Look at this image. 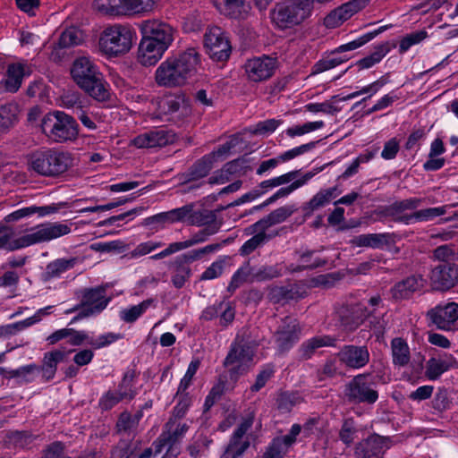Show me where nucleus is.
<instances>
[{
	"instance_id": "27",
	"label": "nucleus",
	"mask_w": 458,
	"mask_h": 458,
	"mask_svg": "<svg viewBox=\"0 0 458 458\" xmlns=\"http://www.w3.org/2000/svg\"><path fill=\"white\" fill-rule=\"evenodd\" d=\"M337 188L322 189L302 206L304 216H310L316 210L327 206L336 196Z\"/></svg>"
},
{
	"instance_id": "57",
	"label": "nucleus",
	"mask_w": 458,
	"mask_h": 458,
	"mask_svg": "<svg viewBox=\"0 0 458 458\" xmlns=\"http://www.w3.org/2000/svg\"><path fill=\"white\" fill-rule=\"evenodd\" d=\"M163 246L161 242H146L140 243L131 252V257H140L151 253L155 250Z\"/></svg>"
},
{
	"instance_id": "21",
	"label": "nucleus",
	"mask_w": 458,
	"mask_h": 458,
	"mask_svg": "<svg viewBox=\"0 0 458 458\" xmlns=\"http://www.w3.org/2000/svg\"><path fill=\"white\" fill-rule=\"evenodd\" d=\"M168 47L141 38L138 48V61L144 66L154 65L162 58Z\"/></svg>"
},
{
	"instance_id": "4",
	"label": "nucleus",
	"mask_w": 458,
	"mask_h": 458,
	"mask_svg": "<svg viewBox=\"0 0 458 458\" xmlns=\"http://www.w3.org/2000/svg\"><path fill=\"white\" fill-rule=\"evenodd\" d=\"M69 225L61 223H47L42 224L30 230L27 233L18 239L10 241L12 233H4L0 236V249L8 250H15L24 247H28L36 243L49 242L58 237L70 233Z\"/></svg>"
},
{
	"instance_id": "28",
	"label": "nucleus",
	"mask_w": 458,
	"mask_h": 458,
	"mask_svg": "<svg viewBox=\"0 0 458 458\" xmlns=\"http://www.w3.org/2000/svg\"><path fill=\"white\" fill-rule=\"evenodd\" d=\"M129 384L130 380L125 377L118 390L108 391L100 398L99 406L103 410H109L120 401L132 398L133 393L129 387Z\"/></svg>"
},
{
	"instance_id": "18",
	"label": "nucleus",
	"mask_w": 458,
	"mask_h": 458,
	"mask_svg": "<svg viewBox=\"0 0 458 458\" xmlns=\"http://www.w3.org/2000/svg\"><path fill=\"white\" fill-rule=\"evenodd\" d=\"M176 134L171 130H152L135 137L131 143L137 148H162L174 143Z\"/></svg>"
},
{
	"instance_id": "24",
	"label": "nucleus",
	"mask_w": 458,
	"mask_h": 458,
	"mask_svg": "<svg viewBox=\"0 0 458 458\" xmlns=\"http://www.w3.org/2000/svg\"><path fill=\"white\" fill-rule=\"evenodd\" d=\"M301 432L298 424L292 426L288 435L276 438L269 449L264 454V458H283L289 447L295 442L296 437Z\"/></svg>"
},
{
	"instance_id": "16",
	"label": "nucleus",
	"mask_w": 458,
	"mask_h": 458,
	"mask_svg": "<svg viewBox=\"0 0 458 458\" xmlns=\"http://www.w3.org/2000/svg\"><path fill=\"white\" fill-rule=\"evenodd\" d=\"M427 316L437 328L449 331L458 319V304L455 302L439 304L429 310Z\"/></svg>"
},
{
	"instance_id": "3",
	"label": "nucleus",
	"mask_w": 458,
	"mask_h": 458,
	"mask_svg": "<svg viewBox=\"0 0 458 458\" xmlns=\"http://www.w3.org/2000/svg\"><path fill=\"white\" fill-rule=\"evenodd\" d=\"M30 170L47 177H57L74 165L72 154L55 148H41L29 156Z\"/></svg>"
},
{
	"instance_id": "45",
	"label": "nucleus",
	"mask_w": 458,
	"mask_h": 458,
	"mask_svg": "<svg viewBox=\"0 0 458 458\" xmlns=\"http://www.w3.org/2000/svg\"><path fill=\"white\" fill-rule=\"evenodd\" d=\"M65 338H69L68 341L71 344H81L82 342L89 341V336L86 334L74 331L72 328L57 330L48 337V340H51L52 343H55Z\"/></svg>"
},
{
	"instance_id": "29",
	"label": "nucleus",
	"mask_w": 458,
	"mask_h": 458,
	"mask_svg": "<svg viewBox=\"0 0 458 458\" xmlns=\"http://www.w3.org/2000/svg\"><path fill=\"white\" fill-rule=\"evenodd\" d=\"M304 295L297 285L272 286L268 288L267 299L273 303L284 304L293 300H299Z\"/></svg>"
},
{
	"instance_id": "60",
	"label": "nucleus",
	"mask_w": 458,
	"mask_h": 458,
	"mask_svg": "<svg viewBox=\"0 0 458 458\" xmlns=\"http://www.w3.org/2000/svg\"><path fill=\"white\" fill-rule=\"evenodd\" d=\"M282 121L276 119H268L259 123L253 130V134H266L273 132L280 124Z\"/></svg>"
},
{
	"instance_id": "6",
	"label": "nucleus",
	"mask_w": 458,
	"mask_h": 458,
	"mask_svg": "<svg viewBox=\"0 0 458 458\" xmlns=\"http://www.w3.org/2000/svg\"><path fill=\"white\" fill-rule=\"evenodd\" d=\"M41 129L49 140L56 143L73 141L79 135L76 120L62 111L46 114L41 122Z\"/></svg>"
},
{
	"instance_id": "52",
	"label": "nucleus",
	"mask_w": 458,
	"mask_h": 458,
	"mask_svg": "<svg viewBox=\"0 0 458 458\" xmlns=\"http://www.w3.org/2000/svg\"><path fill=\"white\" fill-rule=\"evenodd\" d=\"M428 36L426 30L412 32L403 37L399 45V53H405L411 46L421 42Z\"/></svg>"
},
{
	"instance_id": "5",
	"label": "nucleus",
	"mask_w": 458,
	"mask_h": 458,
	"mask_svg": "<svg viewBox=\"0 0 458 458\" xmlns=\"http://www.w3.org/2000/svg\"><path fill=\"white\" fill-rule=\"evenodd\" d=\"M338 319L344 329L353 331L358 328L366 319L369 320V324L373 327V334L368 340L380 343L384 341V327L379 320L376 321L374 311H369L367 307L360 302L343 303L336 310Z\"/></svg>"
},
{
	"instance_id": "50",
	"label": "nucleus",
	"mask_w": 458,
	"mask_h": 458,
	"mask_svg": "<svg viewBox=\"0 0 458 458\" xmlns=\"http://www.w3.org/2000/svg\"><path fill=\"white\" fill-rule=\"evenodd\" d=\"M281 267L278 265L263 266L259 269H254V279L258 282L272 280L281 276Z\"/></svg>"
},
{
	"instance_id": "63",
	"label": "nucleus",
	"mask_w": 458,
	"mask_h": 458,
	"mask_svg": "<svg viewBox=\"0 0 458 458\" xmlns=\"http://www.w3.org/2000/svg\"><path fill=\"white\" fill-rule=\"evenodd\" d=\"M455 256V252L453 248L448 245H442L437 247L434 250V257L443 262H452L453 258Z\"/></svg>"
},
{
	"instance_id": "20",
	"label": "nucleus",
	"mask_w": 458,
	"mask_h": 458,
	"mask_svg": "<svg viewBox=\"0 0 458 458\" xmlns=\"http://www.w3.org/2000/svg\"><path fill=\"white\" fill-rule=\"evenodd\" d=\"M31 72L30 67L25 64L15 63L7 66L6 78L0 81V94L16 92L21 85L22 79Z\"/></svg>"
},
{
	"instance_id": "17",
	"label": "nucleus",
	"mask_w": 458,
	"mask_h": 458,
	"mask_svg": "<svg viewBox=\"0 0 458 458\" xmlns=\"http://www.w3.org/2000/svg\"><path fill=\"white\" fill-rule=\"evenodd\" d=\"M252 425V418L244 420L234 431L226 449L221 458H241L250 446L246 432Z\"/></svg>"
},
{
	"instance_id": "33",
	"label": "nucleus",
	"mask_w": 458,
	"mask_h": 458,
	"mask_svg": "<svg viewBox=\"0 0 458 458\" xmlns=\"http://www.w3.org/2000/svg\"><path fill=\"white\" fill-rule=\"evenodd\" d=\"M385 447V440L377 435L360 442L355 448V454L361 458H369L381 454Z\"/></svg>"
},
{
	"instance_id": "37",
	"label": "nucleus",
	"mask_w": 458,
	"mask_h": 458,
	"mask_svg": "<svg viewBox=\"0 0 458 458\" xmlns=\"http://www.w3.org/2000/svg\"><path fill=\"white\" fill-rule=\"evenodd\" d=\"M213 167V157L205 156L198 160L185 174L184 182H190L206 177Z\"/></svg>"
},
{
	"instance_id": "59",
	"label": "nucleus",
	"mask_w": 458,
	"mask_h": 458,
	"mask_svg": "<svg viewBox=\"0 0 458 458\" xmlns=\"http://www.w3.org/2000/svg\"><path fill=\"white\" fill-rule=\"evenodd\" d=\"M295 190H297V189H296L295 186H293V182L290 185L286 186V187L280 188L275 194H273L271 197H269L264 203H262V204H260L259 206H256L254 208V209H256V210L260 209L263 207H266V206L275 202L276 200H277V199H279L281 198L288 196L289 194H291Z\"/></svg>"
},
{
	"instance_id": "7",
	"label": "nucleus",
	"mask_w": 458,
	"mask_h": 458,
	"mask_svg": "<svg viewBox=\"0 0 458 458\" xmlns=\"http://www.w3.org/2000/svg\"><path fill=\"white\" fill-rule=\"evenodd\" d=\"M314 0H287L278 3L271 11V20L284 30L301 24L310 16Z\"/></svg>"
},
{
	"instance_id": "58",
	"label": "nucleus",
	"mask_w": 458,
	"mask_h": 458,
	"mask_svg": "<svg viewBox=\"0 0 458 458\" xmlns=\"http://www.w3.org/2000/svg\"><path fill=\"white\" fill-rule=\"evenodd\" d=\"M194 204H188L182 208H174L171 210L173 222H182L187 221L190 225V216L192 214Z\"/></svg>"
},
{
	"instance_id": "9",
	"label": "nucleus",
	"mask_w": 458,
	"mask_h": 458,
	"mask_svg": "<svg viewBox=\"0 0 458 458\" xmlns=\"http://www.w3.org/2000/svg\"><path fill=\"white\" fill-rule=\"evenodd\" d=\"M94 8L109 15H137L152 13L156 0H95Z\"/></svg>"
},
{
	"instance_id": "19",
	"label": "nucleus",
	"mask_w": 458,
	"mask_h": 458,
	"mask_svg": "<svg viewBox=\"0 0 458 458\" xmlns=\"http://www.w3.org/2000/svg\"><path fill=\"white\" fill-rule=\"evenodd\" d=\"M276 69V59L264 55L249 60L245 64L248 78L255 82L267 80Z\"/></svg>"
},
{
	"instance_id": "48",
	"label": "nucleus",
	"mask_w": 458,
	"mask_h": 458,
	"mask_svg": "<svg viewBox=\"0 0 458 458\" xmlns=\"http://www.w3.org/2000/svg\"><path fill=\"white\" fill-rule=\"evenodd\" d=\"M171 266L174 268V274L172 276V283L174 287L178 289L182 288L191 276V268L189 266L179 262V260L176 259L171 264Z\"/></svg>"
},
{
	"instance_id": "43",
	"label": "nucleus",
	"mask_w": 458,
	"mask_h": 458,
	"mask_svg": "<svg viewBox=\"0 0 458 458\" xmlns=\"http://www.w3.org/2000/svg\"><path fill=\"white\" fill-rule=\"evenodd\" d=\"M82 32L76 28H69L62 32L57 42L58 48H69L81 44Z\"/></svg>"
},
{
	"instance_id": "36",
	"label": "nucleus",
	"mask_w": 458,
	"mask_h": 458,
	"mask_svg": "<svg viewBox=\"0 0 458 458\" xmlns=\"http://www.w3.org/2000/svg\"><path fill=\"white\" fill-rule=\"evenodd\" d=\"M20 109L14 103L0 106V135L9 131L18 122Z\"/></svg>"
},
{
	"instance_id": "49",
	"label": "nucleus",
	"mask_w": 458,
	"mask_h": 458,
	"mask_svg": "<svg viewBox=\"0 0 458 458\" xmlns=\"http://www.w3.org/2000/svg\"><path fill=\"white\" fill-rule=\"evenodd\" d=\"M39 321L38 316H33L30 317L25 320L0 327V335L1 336H7L16 334L18 331H21L28 327L32 326L36 322Z\"/></svg>"
},
{
	"instance_id": "22",
	"label": "nucleus",
	"mask_w": 458,
	"mask_h": 458,
	"mask_svg": "<svg viewBox=\"0 0 458 458\" xmlns=\"http://www.w3.org/2000/svg\"><path fill=\"white\" fill-rule=\"evenodd\" d=\"M346 394L359 402L375 403L377 393L366 383V377L359 376L348 386Z\"/></svg>"
},
{
	"instance_id": "40",
	"label": "nucleus",
	"mask_w": 458,
	"mask_h": 458,
	"mask_svg": "<svg viewBox=\"0 0 458 458\" xmlns=\"http://www.w3.org/2000/svg\"><path fill=\"white\" fill-rule=\"evenodd\" d=\"M190 225L206 227H211V225L220 226V223L216 221V212L208 209L192 210V214L190 216Z\"/></svg>"
},
{
	"instance_id": "34",
	"label": "nucleus",
	"mask_w": 458,
	"mask_h": 458,
	"mask_svg": "<svg viewBox=\"0 0 458 458\" xmlns=\"http://www.w3.org/2000/svg\"><path fill=\"white\" fill-rule=\"evenodd\" d=\"M293 213V209L291 207L284 206L278 208L269 213L267 216L254 223L253 229L255 230L258 228L267 230L271 226L285 221Z\"/></svg>"
},
{
	"instance_id": "10",
	"label": "nucleus",
	"mask_w": 458,
	"mask_h": 458,
	"mask_svg": "<svg viewBox=\"0 0 458 458\" xmlns=\"http://www.w3.org/2000/svg\"><path fill=\"white\" fill-rule=\"evenodd\" d=\"M188 430L186 423L176 422L174 420H169L165 425V430L154 442L156 454H161L165 451L162 458L168 455L176 456L179 454L178 444Z\"/></svg>"
},
{
	"instance_id": "32",
	"label": "nucleus",
	"mask_w": 458,
	"mask_h": 458,
	"mask_svg": "<svg viewBox=\"0 0 458 458\" xmlns=\"http://www.w3.org/2000/svg\"><path fill=\"white\" fill-rule=\"evenodd\" d=\"M301 329L297 320L286 317L276 332V341L281 344H289L299 341Z\"/></svg>"
},
{
	"instance_id": "38",
	"label": "nucleus",
	"mask_w": 458,
	"mask_h": 458,
	"mask_svg": "<svg viewBox=\"0 0 458 458\" xmlns=\"http://www.w3.org/2000/svg\"><path fill=\"white\" fill-rule=\"evenodd\" d=\"M77 262V258L58 259L50 262L46 267L45 279L48 280L59 276L62 273L72 268Z\"/></svg>"
},
{
	"instance_id": "42",
	"label": "nucleus",
	"mask_w": 458,
	"mask_h": 458,
	"mask_svg": "<svg viewBox=\"0 0 458 458\" xmlns=\"http://www.w3.org/2000/svg\"><path fill=\"white\" fill-rule=\"evenodd\" d=\"M392 47H395V44H393ZM390 49L391 45L388 42L378 45L371 55L358 61L357 65L360 69H368L379 63Z\"/></svg>"
},
{
	"instance_id": "53",
	"label": "nucleus",
	"mask_w": 458,
	"mask_h": 458,
	"mask_svg": "<svg viewBox=\"0 0 458 458\" xmlns=\"http://www.w3.org/2000/svg\"><path fill=\"white\" fill-rule=\"evenodd\" d=\"M447 369L446 362L441 360L430 359L428 361L426 376L430 380H436Z\"/></svg>"
},
{
	"instance_id": "41",
	"label": "nucleus",
	"mask_w": 458,
	"mask_h": 458,
	"mask_svg": "<svg viewBox=\"0 0 458 458\" xmlns=\"http://www.w3.org/2000/svg\"><path fill=\"white\" fill-rule=\"evenodd\" d=\"M219 11L231 18H240L244 11V0H216Z\"/></svg>"
},
{
	"instance_id": "30",
	"label": "nucleus",
	"mask_w": 458,
	"mask_h": 458,
	"mask_svg": "<svg viewBox=\"0 0 458 458\" xmlns=\"http://www.w3.org/2000/svg\"><path fill=\"white\" fill-rule=\"evenodd\" d=\"M391 243V235L389 233H368L354 236L350 240V244L353 247H367L373 249H381Z\"/></svg>"
},
{
	"instance_id": "51",
	"label": "nucleus",
	"mask_w": 458,
	"mask_h": 458,
	"mask_svg": "<svg viewBox=\"0 0 458 458\" xmlns=\"http://www.w3.org/2000/svg\"><path fill=\"white\" fill-rule=\"evenodd\" d=\"M386 29H387V26L380 27L379 29H377L372 32H369V33L363 35L362 37H360V38H358L356 40H353L352 42H349L345 45L339 47L338 50L341 52H344V51L356 49V48L363 46L367 42L370 41L371 39H373L377 35L385 31Z\"/></svg>"
},
{
	"instance_id": "61",
	"label": "nucleus",
	"mask_w": 458,
	"mask_h": 458,
	"mask_svg": "<svg viewBox=\"0 0 458 458\" xmlns=\"http://www.w3.org/2000/svg\"><path fill=\"white\" fill-rule=\"evenodd\" d=\"M355 433L356 428L353 421L352 420H347L343 424L340 431V438L344 444L350 445L354 439Z\"/></svg>"
},
{
	"instance_id": "46",
	"label": "nucleus",
	"mask_w": 458,
	"mask_h": 458,
	"mask_svg": "<svg viewBox=\"0 0 458 458\" xmlns=\"http://www.w3.org/2000/svg\"><path fill=\"white\" fill-rule=\"evenodd\" d=\"M153 303L152 299L143 301L138 305L123 310L120 313L121 318L126 323L136 321Z\"/></svg>"
},
{
	"instance_id": "47",
	"label": "nucleus",
	"mask_w": 458,
	"mask_h": 458,
	"mask_svg": "<svg viewBox=\"0 0 458 458\" xmlns=\"http://www.w3.org/2000/svg\"><path fill=\"white\" fill-rule=\"evenodd\" d=\"M65 354L63 352L55 351L49 352L45 356L43 364V373L47 379L53 378L56 365L63 361Z\"/></svg>"
},
{
	"instance_id": "44",
	"label": "nucleus",
	"mask_w": 458,
	"mask_h": 458,
	"mask_svg": "<svg viewBox=\"0 0 458 458\" xmlns=\"http://www.w3.org/2000/svg\"><path fill=\"white\" fill-rule=\"evenodd\" d=\"M254 281V268L250 267V263H246L233 276L228 286V291H234L243 283Z\"/></svg>"
},
{
	"instance_id": "8",
	"label": "nucleus",
	"mask_w": 458,
	"mask_h": 458,
	"mask_svg": "<svg viewBox=\"0 0 458 458\" xmlns=\"http://www.w3.org/2000/svg\"><path fill=\"white\" fill-rule=\"evenodd\" d=\"M133 33L128 26L114 24L106 28L100 35L101 50L111 56L123 55L132 46Z\"/></svg>"
},
{
	"instance_id": "55",
	"label": "nucleus",
	"mask_w": 458,
	"mask_h": 458,
	"mask_svg": "<svg viewBox=\"0 0 458 458\" xmlns=\"http://www.w3.org/2000/svg\"><path fill=\"white\" fill-rule=\"evenodd\" d=\"M392 352L395 365L404 366L410 361V350L408 345H393Z\"/></svg>"
},
{
	"instance_id": "12",
	"label": "nucleus",
	"mask_w": 458,
	"mask_h": 458,
	"mask_svg": "<svg viewBox=\"0 0 458 458\" xmlns=\"http://www.w3.org/2000/svg\"><path fill=\"white\" fill-rule=\"evenodd\" d=\"M204 46L214 61H226L231 55L230 42L219 27L214 26L207 30L204 35Z\"/></svg>"
},
{
	"instance_id": "15",
	"label": "nucleus",
	"mask_w": 458,
	"mask_h": 458,
	"mask_svg": "<svg viewBox=\"0 0 458 458\" xmlns=\"http://www.w3.org/2000/svg\"><path fill=\"white\" fill-rule=\"evenodd\" d=\"M140 29L143 38L166 46H170L174 40L172 27L160 21H143Z\"/></svg>"
},
{
	"instance_id": "31",
	"label": "nucleus",
	"mask_w": 458,
	"mask_h": 458,
	"mask_svg": "<svg viewBox=\"0 0 458 458\" xmlns=\"http://www.w3.org/2000/svg\"><path fill=\"white\" fill-rule=\"evenodd\" d=\"M341 360L350 367L360 368L368 362L369 352L364 345H345L341 352Z\"/></svg>"
},
{
	"instance_id": "39",
	"label": "nucleus",
	"mask_w": 458,
	"mask_h": 458,
	"mask_svg": "<svg viewBox=\"0 0 458 458\" xmlns=\"http://www.w3.org/2000/svg\"><path fill=\"white\" fill-rule=\"evenodd\" d=\"M421 199L418 198L406 199L400 201H395L393 204L386 207L382 214L386 216H396L406 210H414L421 204Z\"/></svg>"
},
{
	"instance_id": "56",
	"label": "nucleus",
	"mask_w": 458,
	"mask_h": 458,
	"mask_svg": "<svg viewBox=\"0 0 458 458\" xmlns=\"http://www.w3.org/2000/svg\"><path fill=\"white\" fill-rule=\"evenodd\" d=\"M317 142H310L307 144H303L301 146L296 147L293 149H290L280 156H278L280 162H285L291 160L307 151H310L316 146Z\"/></svg>"
},
{
	"instance_id": "14",
	"label": "nucleus",
	"mask_w": 458,
	"mask_h": 458,
	"mask_svg": "<svg viewBox=\"0 0 458 458\" xmlns=\"http://www.w3.org/2000/svg\"><path fill=\"white\" fill-rule=\"evenodd\" d=\"M430 282L435 290L451 289L458 282V267L453 262L439 263L431 271Z\"/></svg>"
},
{
	"instance_id": "1",
	"label": "nucleus",
	"mask_w": 458,
	"mask_h": 458,
	"mask_svg": "<svg viewBox=\"0 0 458 458\" xmlns=\"http://www.w3.org/2000/svg\"><path fill=\"white\" fill-rule=\"evenodd\" d=\"M201 65L200 55L193 47L163 62L156 71V81L160 86L178 87L184 85L194 76Z\"/></svg>"
},
{
	"instance_id": "23",
	"label": "nucleus",
	"mask_w": 458,
	"mask_h": 458,
	"mask_svg": "<svg viewBox=\"0 0 458 458\" xmlns=\"http://www.w3.org/2000/svg\"><path fill=\"white\" fill-rule=\"evenodd\" d=\"M301 432L298 424L292 426L288 435L276 438L269 449L264 454V458H283L289 447L295 442L296 437Z\"/></svg>"
},
{
	"instance_id": "64",
	"label": "nucleus",
	"mask_w": 458,
	"mask_h": 458,
	"mask_svg": "<svg viewBox=\"0 0 458 458\" xmlns=\"http://www.w3.org/2000/svg\"><path fill=\"white\" fill-rule=\"evenodd\" d=\"M398 151L399 142L395 138H393L385 143L381 157L386 160L393 159L395 157Z\"/></svg>"
},
{
	"instance_id": "54",
	"label": "nucleus",
	"mask_w": 458,
	"mask_h": 458,
	"mask_svg": "<svg viewBox=\"0 0 458 458\" xmlns=\"http://www.w3.org/2000/svg\"><path fill=\"white\" fill-rule=\"evenodd\" d=\"M218 230L219 225H211V227H205L203 230L193 234L191 237V239L184 241V242L185 244H187V248H190L193 245L204 242L208 236L216 233Z\"/></svg>"
},
{
	"instance_id": "35",
	"label": "nucleus",
	"mask_w": 458,
	"mask_h": 458,
	"mask_svg": "<svg viewBox=\"0 0 458 458\" xmlns=\"http://www.w3.org/2000/svg\"><path fill=\"white\" fill-rule=\"evenodd\" d=\"M446 213L445 207L440 208H428L415 211L411 215H405L395 218V221L403 222L408 225L413 222H428L431 221L435 217L443 216Z\"/></svg>"
},
{
	"instance_id": "13",
	"label": "nucleus",
	"mask_w": 458,
	"mask_h": 458,
	"mask_svg": "<svg viewBox=\"0 0 458 458\" xmlns=\"http://www.w3.org/2000/svg\"><path fill=\"white\" fill-rule=\"evenodd\" d=\"M105 292L103 287L84 289L82 291L81 305L73 308L69 312L78 310L81 308L77 318L89 317L100 312L106 307L108 302L105 296Z\"/></svg>"
},
{
	"instance_id": "26",
	"label": "nucleus",
	"mask_w": 458,
	"mask_h": 458,
	"mask_svg": "<svg viewBox=\"0 0 458 458\" xmlns=\"http://www.w3.org/2000/svg\"><path fill=\"white\" fill-rule=\"evenodd\" d=\"M253 227L254 224L244 229V233L246 235H252V237L246 241L240 248L239 252L242 256L250 255L270 239V236L267 233V230L257 228L254 231Z\"/></svg>"
},
{
	"instance_id": "11",
	"label": "nucleus",
	"mask_w": 458,
	"mask_h": 458,
	"mask_svg": "<svg viewBox=\"0 0 458 458\" xmlns=\"http://www.w3.org/2000/svg\"><path fill=\"white\" fill-rule=\"evenodd\" d=\"M254 352L251 345H233L225 360L230 378L235 382L253 364Z\"/></svg>"
},
{
	"instance_id": "25",
	"label": "nucleus",
	"mask_w": 458,
	"mask_h": 458,
	"mask_svg": "<svg viewBox=\"0 0 458 458\" xmlns=\"http://www.w3.org/2000/svg\"><path fill=\"white\" fill-rule=\"evenodd\" d=\"M422 287V277L411 276L396 283L391 289V294L396 301L409 299L415 292L420 290Z\"/></svg>"
},
{
	"instance_id": "2",
	"label": "nucleus",
	"mask_w": 458,
	"mask_h": 458,
	"mask_svg": "<svg viewBox=\"0 0 458 458\" xmlns=\"http://www.w3.org/2000/svg\"><path fill=\"white\" fill-rule=\"evenodd\" d=\"M75 84L87 95L98 102L110 99V89L95 63L89 57L76 58L71 67Z\"/></svg>"
},
{
	"instance_id": "62",
	"label": "nucleus",
	"mask_w": 458,
	"mask_h": 458,
	"mask_svg": "<svg viewBox=\"0 0 458 458\" xmlns=\"http://www.w3.org/2000/svg\"><path fill=\"white\" fill-rule=\"evenodd\" d=\"M224 266L221 261L213 262L200 276V280H212L220 276Z\"/></svg>"
}]
</instances>
